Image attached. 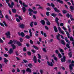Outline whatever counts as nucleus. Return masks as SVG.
Masks as SVG:
<instances>
[{
	"label": "nucleus",
	"mask_w": 74,
	"mask_h": 74,
	"mask_svg": "<svg viewBox=\"0 0 74 74\" xmlns=\"http://www.w3.org/2000/svg\"><path fill=\"white\" fill-rule=\"evenodd\" d=\"M58 26H59L58 27V29L59 33H61L62 34H64V32H63V31L61 30V28H60V27H59V24H58Z\"/></svg>",
	"instance_id": "2"
},
{
	"label": "nucleus",
	"mask_w": 74,
	"mask_h": 74,
	"mask_svg": "<svg viewBox=\"0 0 74 74\" xmlns=\"http://www.w3.org/2000/svg\"><path fill=\"white\" fill-rule=\"evenodd\" d=\"M65 40H66V42H67L69 44H70V41L69 40H67V38L65 37Z\"/></svg>",
	"instance_id": "20"
},
{
	"label": "nucleus",
	"mask_w": 74,
	"mask_h": 74,
	"mask_svg": "<svg viewBox=\"0 0 74 74\" xmlns=\"http://www.w3.org/2000/svg\"><path fill=\"white\" fill-rule=\"evenodd\" d=\"M54 10H55V12H58V13H59V12H60V10H58V9H57V8H54Z\"/></svg>",
	"instance_id": "14"
},
{
	"label": "nucleus",
	"mask_w": 74,
	"mask_h": 74,
	"mask_svg": "<svg viewBox=\"0 0 74 74\" xmlns=\"http://www.w3.org/2000/svg\"><path fill=\"white\" fill-rule=\"evenodd\" d=\"M43 51H44L45 52H47V50L45 49V48H43L42 49Z\"/></svg>",
	"instance_id": "38"
},
{
	"label": "nucleus",
	"mask_w": 74,
	"mask_h": 74,
	"mask_svg": "<svg viewBox=\"0 0 74 74\" xmlns=\"http://www.w3.org/2000/svg\"><path fill=\"white\" fill-rule=\"evenodd\" d=\"M32 47H33L34 48H35V49H36L37 50H38L39 49L38 48V47H37V46H35L34 45H33L32 46Z\"/></svg>",
	"instance_id": "22"
},
{
	"label": "nucleus",
	"mask_w": 74,
	"mask_h": 74,
	"mask_svg": "<svg viewBox=\"0 0 74 74\" xmlns=\"http://www.w3.org/2000/svg\"><path fill=\"white\" fill-rule=\"evenodd\" d=\"M59 42L60 43L63 44V45H65V42L63 40H59Z\"/></svg>",
	"instance_id": "8"
},
{
	"label": "nucleus",
	"mask_w": 74,
	"mask_h": 74,
	"mask_svg": "<svg viewBox=\"0 0 74 74\" xmlns=\"http://www.w3.org/2000/svg\"><path fill=\"white\" fill-rule=\"evenodd\" d=\"M40 23L42 25H45V21L44 20H41Z\"/></svg>",
	"instance_id": "9"
},
{
	"label": "nucleus",
	"mask_w": 74,
	"mask_h": 74,
	"mask_svg": "<svg viewBox=\"0 0 74 74\" xmlns=\"http://www.w3.org/2000/svg\"><path fill=\"white\" fill-rule=\"evenodd\" d=\"M4 41L1 40V39L0 38V43H3Z\"/></svg>",
	"instance_id": "50"
},
{
	"label": "nucleus",
	"mask_w": 74,
	"mask_h": 74,
	"mask_svg": "<svg viewBox=\"0 0 74 74\" xmlns=\"http://www.w3.org/2000/svg\"><path fill=\"white\" fill-rule=\"evenodd\" d=\"M16 21L18 22H20V20H19V19H18L17 18H16Z\"/></svg>",
	"instance_id": "57"
},
{
	"label": "nucleus",
	"mask_w": 74,
	"mask_h": 74,
	"mask_svg": "<svg viewBox=\"0 0 74 74\" xmlns=\"http://www.w3.org/2000/svg\"><path fill=\"white\" fill-rule=\"evenodd\" d=\"M22 8L23 12L24 13L25 12H26V8L24 7H23Z\"/></svg>",
	"instance_id": "16"
},
{
	"label": "nucleus",
	"mask_w": 74,
	"mask_h": 74,
	"mask_svg": "<svg viewBox=\"0 0 74 74\" xmlns=\"http://www.w3.org/2000/svg\"><path fill=\"white\" fill-rule=\"evenodd\" d=\"M12 12L13 13H16V10L15 9H12Z\"/></svg>",
	"instance_id": "32"
},
{
	"label": "nucleus",
	"mask_w": 74,
	"mask_h": 74,
	"mask_svg": "<svg viewBox=\"0 0 74 74\" xmlns=\"http://www.w3.org/2000/svg\"><path fill=\"white\" fill-rule=\"evenodd\" d=\"M23 5L24 7H28V5H25V3H23Z\"/></svg>",
	"instance_id": "34"
},
{
	"label": "nucleus",
	"mask_w": 74,
	"mask_h": 74,
	"mask_svg": "<svg viewBox=\"0 0 74 74\" xmlns=\"http://www.w3.org/2000/svg\"><path fill=\"white\" fill-rule=\"evenodd\" d=\"M51 16H53V17H56V16L57 14H55L54 13H52L51 14Z\"/></svg>",
	"instance_id": "25"
},
{
	"label": "nucleus",
	"mask_w": 74,
	"mask_h": 74,
	"mask_svg": "<svg viewBox=\"0 0 74 74\" xmlns=\"http://www.w3.org/2000/svg\"><path fill=\"white\" fill-rule=\"evenodd\" d=\"M70 18L71 21H74V18H73V16L71 15H70Z\"/></svg>",
	"instance_id": "33"
},
{
	"label": "nucleus",
	"mask_w": 74,
	"mask_h": 74,
	"mask_svg": "<svg viewBox=\"0 0 74 74\" xmlns=\"http://www.w3.org/2000/svg\"><path fill=\"white\" fill-rule=\"evenodd\" d=\"M49 13L50 12H46V15L47 16H48L49 15Z\"/></svg>",
	"instance_id": "39"
},
{
	"label": "nucleus",
	"mask_w": 74,
	"mask_h": 74,
	"mask_svg": "<svg viewBox=\"0 0 74 74\" xmlns=\"http://www.w3.org/2000/svg\"><path fill=\"white\" fill-rule=\"evenodd\" d=\"M53 64L52 63V62H50V66H51V67H53Z\"/></svg>",
	"instance_id": "62"
},
{
	"label": "nucleus",
	"mask_w": 74,
	"mask_h": 74,
	"mask_svg": "<svg viewBox=\"0 0 74 74\" xmlns=\"http://www.w3.org/2000/svg\"><path fill=\"white\" fill-rule=\"evenodd\" d=\"M28 66L31 69H32V67L33 66V65L32 64H29L28 65Z\"/></svg>",
	"instance_id": "29"
},
{
	"label": "nucleus",
	"mask_w": 74,
	"mask_h": 74,
	"mask_svg": "<svg viewBox=\"0 0 74 74\" xmlns=\"http://www.w3.org/2000/svg\"><path fill=\"white\" fill-rule=\"evenodd\" d=\"M59 51H60V52H61L62 53L63 52H64V51H63V49H60Z\"/></svg>",
	"instance_id": "42"
},
{
	"label": "nucleus",
	"mask_w": 74,
	"mask_h": 74,
	"mask_svg": "<svg viewBox=\"0 0 74 74\" xmlns=\"http://www.w3.org/2000/svg\"><path fill=\"white\" fill-rule=\"evenodd\" d=\"M4 16L2 14H0V18H3Z\"/></svg>",
	"instance_id": "47"
},
{
	"label": "nucleus",
	"mask_w": 74,
	"mask_h": 74,
	"mask_svg": "<svg viewBox=\"0 0 74 74\" xmlns=\"http://www.w3.org/2000/svg\"><path fill=\"white\" fill-rule=\"evenodd\" d=\"M55 21L56 22H58V21H59V18L57 17H56V18Z\"/></svg>",
	"instance_id": "53"
},
{
	"label": "nucleus",
	"mask_w": 74,
	"mask_h": 74,
	"mask_svg": "<svg viewBox=\"0 0 74 74\" xmlns=\"http://www.w3.org/2000/svg\"><path fill=\"white\" fill-rule=\"evenodd\" d=\"M66 47H67V48L70 49V46L69 45V44L68 43L66 44Z\"/></svg>",
	"instance_id": "40"
},
{
	"label": "nucleus",
	"mask_w": 74,
	"mask_h": 74,
	"mask_svg": "<svg viewBox=\"0 0 74 74\" xmlns=\"http://www.w3.org/2000/svg\"><path fill=\"white\" fill-rule=\"evenodd\" d=\"M46 10H47V11H50L51 10V8H46Z\"/></svg>",
	"instance_id": "61"
},
{
	"label": "nucleus",
	"mask_w": 74,
	"mask_h": 74,
	"mask_svg": "<svg viewBox=\"0 0 74 74\" xmlns=\"http://www.w3.org/2000/svg\"><path fill=\"white\" fill-rule=\"evenodd\" d=\"M60 36V34L59 33H58V35H56V38L58 40H60V38H59V37Z\"/></svg>",
	"instance_id": "12"
},
{
	"label": "nucleus",
	"mask_w": 74,
	"mask_h": 74,
	"mask_svg": "<svg viewBox=\"0 0 74 74\" xmlns=\"http://www.w3.org/2000/svg\"><path fill=\"white\" fill-rule=\"evenodd\" d=\"M54 28V30L56 32H58V29H57V27H56V26H54L53 27Z\"/></svg>",
	"instance_id": "13"
},
{
	"label": "nucleus",
	"mask_w": 74,
	"mask_h": 74,
	"mask_svg": "<svg viewBox=\"0 0 74 74\" xmlns=\"http://www.w3.org/2000/svg\"><path fill=\"white\" fill-rule=\"evenodd\" d=\"M8 60L7 59V58H4V62L6 64H7V62H8Z\"/></svg>",
	"instance_id": "19"
},
{
	"label": "nucleus",
	"mask_w": 74,
	"mask_h": 74,
	"mask_svg": "<svg viewBox=\"0 0 74 74\" xmlns=\"http://www.w3.org/2000/svg\"><path fill=\"white\" fill-rule=\"evenodd\" d=\"M23 40L22 39V38H20V41L21 42H22L23 41Z\"/></svg>",
	"instance_id": "56"
},
{
	"label": "nucleus",
	"mask_w": 74,
	"mask_h": 74,
	"mask_svg": "<svg viewBox=\"0 0 74 74\" xmlns=\"http://www.w3.org/2000/svg\"><path fill=\"white\" fill-rule=\"evenodd\" d=\"M49 42H52V41H53V39H51L50 40H49Z\"/></svg>",
	"instance_id": "64"
},
{
	"label": "nucleus",
	"mask_w": 74,
	"mask_h": 74,
	"mask_svg": "<svg viewBox=\"0 0 74 74\" xmlns=\"http://www.w3.org/2000/svg\"><path fill=\"white\" fill-rule=\"evenodd\" d=\"M11 46L12 47L13 49H15L16 48V46H15V45L14 44L11 45Z\"/></svg>",
	"instance_id": "21"
},
{
	"label": "nucleus",
	"mask_w": 74,
	"mask_h": 74,
	"mask_svg": "<svg viewBox=\"0 0 74 74\" xmlns=\"http://www.w3.org/2000/svg\"><path fill=\"white\" fill-rule=\"evenodd\" d=\"M30 26L31 27H33V22H31L30 23Z\"/></svg>",
	"instance_id": "36"
},
{
	"label": "nucleus",
	"mask_w": 74,
	"mask_h": 74,
	"mask_svg": "<svg viewBox=\"0 0 74 74\" xmlns=\"http://www.w3.org/2000/svg\"><path fill=\"white\" fill-rule=\"evenodd\" d=\"M51 6L52 7H53V8L55 7V5L52 3H51Z\"/></svg>",
	"instance_id": "49"
},
{
	"label": "nucleus",
	"mask_w": 74,
	"mask_h": 74,
	"mask_svg": "<svg viewBox=\"0 0 74 74\" xmlns=\"http://www.w3.org/2000/svg\"><path fill=\"white\" fill-rule=\"evenodd\" d=\"M31 12H33L34 14H36L37 13V11H36L35 10L34 11H33V10L32 9H31Z\"/></svg>",
	"instance_id": "23"
},
{
	"label": "nucleus",
	"mask_w": 74,
	"mask_h": 74,
	"mask_svg": "<svg viewBox=\"0 0 74 74\" xmlns=\"http://www.w3.org/2000/svg\"><path fill=\"white\" fill-rule=\"evenodd\" d=\"M45 20L47 21L46 23V25H47L48 26H50V25H51V23L48 20V19L45 18Z\"/></svg>",
	"instance_id": "5"
},
{
	"label": "nucleus",
	"mask_w": 74,
	"mask_h": 74,
	"mask_svg": "<svg viewBox=\"0 0 74 74\" xmlns=\"http://www.w3.org/2000/svg\"><path fill=\"white\" fill-rule=\"evenodd\" d=\"M45 29H46V30H49V28H48V26H45Z\"/></svg>",
	"instance_id": "54"
},
{
	"label": "nucleus",
	"mask_w": 74,
	"mask_h": 74,
	"mask_svg": "<svg viewBox=\"0 0 74 74\" xmlns=\"http://www.w3.org/2000/svg\"><path fill=\"white\" fill-rule=\"evenodd\" d=\"M8 52L10 54H11L12 52H13V50L12 49H10V51H8Z\"/></svg>",
	"instance_id": "17"
},
{
	"label": "nucleus",
	"mask_w": 74,
	"mask_h": 74,
	"mask_svg": "<svg viewBox=\"0 0 74 74\" xmlns=\"http://www.w3.org/2000/svg\"><path fill=\"white\" fill-rule=\"evenodd\" d=\"M13 42L14 44H17V43L18 42V41L16 40H13Z\"/></svg>",
	"instance_id": "26"
},
{
	"label": "nucleus",
	"mask_w": 74,
	"mask_h": 74,
	"mask_svg": "<svg viewBox=\"0 0 74 74\" xmlns=\"http://www.w3.org/2000/svg\"><path fill=\"white\" fill-rule=\"evenodd\" d=\"M71 1L72 3V5H73V7H74V1L73 0H71Z\"/></svg>",
	"instance_id": "52"
},
{
	"label": "nucleus",
	"mask_w": 74,
	"mask_h": 74,
	"mask_svg": "<svg viewBox=\"0 0 74 74\" xmlns=\"http://www.w3.org/2000/svg\"><path fill=\"white\" fill-rule=\"evenodd\" d=\"M26 71L27 72H29V73H31V72H32V70H31V69L27 68L26 70Z\"/></svg>",
	"instance_id": "11"
},
{
	"label": "nucleus",
	"mask_w": 74,
	"mask_h": 74,
	"mask_svg": "<svg viewBox=\"0 0 74 74\" xmlns=\"http://www.w3.org/2000/svg\"><path fill=\"white\" fill-rule=\"evenodd\" d=\"M29 42L31 44H33V41L32 40H30L29 41Z\"/></svg>",
	"instance_id": "51"
},
{
	"label": "nucleus",
	"mask_w": 74,
	"mask_h": 74,
	"mask_svg": "<svg viewBox=\"0 0 74 74\" xmlns=\"http://www.w3.org/2000/svg\"><path fill=\"white\" fill-rule=\"evenodd\" d=\"M23 51L24 52L26 51V48L25 47H24L23 48Z\"/></svg>",
	"instance_id": "48"
},
{
	"label": "nucleus",
	"mask_w": 74,
	"mask_h": 74,
	"mask_svg": "<svg viewBox=\"0 0 74 74\" xmlns=\"http://www.w3.org/2000/svg\"><path fill=\"white\" fill-rule=\"evenodd\" d=\"M5 34L6 36H10V32H8L7 33H5Z\"/></svg>",
	"instance_id": "31"
},
{
	"label": "nucleus",
	"mask_w": 74,
	"mask_h": 74,
	"mask_svg": "<svg viewBox=\"0 0 74 74\" xmlns=\"http://www.w3.org/2000/svg\"><path fill=\"white\" fill-rule=\"evenodd\" d=\"M18 27L21 29H24L25 28V25L23 24H21V23H19L18 24Z\"/></svg>",
	"instance_id": "4"
},
{
	"label": "nucleus",
	"mask_w": 74,
	"mask_h": 74,
	"mask_svg": "<svg viewBox=\"0 0 74 74\" xmlns=\"http://www.w3.org/2000/svg\"><path fill=\"white\" fill-rule=\"evenodd\" d=\"M32 52H33V53H35L36 52V51L32 49L31 50Z\"/></svg>",
	"instance_id": "43"
},
{
	"label": "nucleus",
	"mask_w": 74,
	"mask_h": 74,
	"mask_svg": "<svg viewBox=\"0 0 74 74\" xmlns=\"http://www.w3.org/2000/svg\"><path fill=\"white\" fill-rule=\"evenodd\" d=\"M33 60L34 62V63H37V58H36V56H34Z\"/></svg>",
	"instance_id": "7"
},
{
	"label": "nucleus",
	"mask_w": 74,
	"mask_h": 74,
	"mask_svg": "<svg viewBox=\"0 0 74 74\" xmlns=\"http://www.w3.org/2000/svg\"><path fill=\"white\" fill-rule=\"evenodd\" d=\"M70 9L71 10H72V11H73L74 10V8L73 6H71L70 7Z\"/></svg>",
	"instance_id": "37"
},
{
	"label": "nucleus",
	"mask_w": 74,
	"mask_h": 74,
	"mask_svg": "<svg viewBox=\"0 0 74 74\" xmlns=\"http://www.w3.org/2000/svg\"><path fill=\"white\" fill-rule=\"evenodd\" d=\"M8 5L10 8H13V5H14V2H12L11 3V5H10V4L9 3H8Z\"/></svg>",
	"instance_id": "3"
},
{
	"label": "nucleus",
	"mask_w": 74,
	"mask_h": 74,
	"mask_svg": "<svg viewBox=\"0 0 74 74\" xmlns=\"http://www.w3.org/2000/svg\"><path fill=\"white\" fill-rule=\"evenodd\" d=\"M71 64H70L69 66V69L70 70V72L72 73V70L73 69V67L74 66V61L73 60H72L71 62Z\"/></svg>",
	"instance_id": "1"
},
{
	"label": "nucleus",
	"mask_w": 74,
	"mask_h": 74,
	"mask_svg": "<svg viewBox=\"0 0 74 74\" xmlns=\"http://www.w3.org/2000/svg\"><path fill=\"white\" fill-rule=\"evenodd\" d=\"M17 45H18V46H21L22 44H21L20 42H18L17 43Z\"/></svg>",
	"instance_id": "28"
},
{
	"label": "nucleus",
	"mask_w": 74,
	"mask_h": 74,
	"mask_svg": "<svg viewBox=\"0 0 74 74\" xmlns=\"http://www.w3.org/2000/svg\"><path fill=\"white\" fill-rule=\"evenodd\" d=\"M25 38L27 39H29V38H30V37L28 35H26L25 36Z\"/></svg>",
	"instance_id": "35"
},
{
	"label": "nucleus",
	"mask_w": 74,
	"mask_h": 74,
	"mask_svg": "<svg viewBox=\"0 0 74 74\" xmlns=\"http://www.w3.org/2000/svg\"><path fill=\"white\" fill-rule=\"evenodd\" d=\"M27 54L29 56H30V55H31V54H32V53H31V52L30 51H28L27 52Z\"/></svg>",
	"instance_id": "46"
},
{
	"label": "nucleus",
	"mask_w": 74,
	"mask_h": 74,
	"mask_svg": "<svg viewBox=\"0 0 74 74\" xmlns=\"http://www.w3.org/2000/svg\"><path fill=\"white\" fill-rule=\"evenodd\" d=\"M58 56L59 58H62V55H61V54H60V53H59V54H58Z\"/></svg>",
	"instance_id": "45"
},
{
	"label": "nucleus",
	"mask_w": 74,
	"mask_h": 74,
	"mask_svg": "<svg viewBox=\"0 0 74 74\" xmlns=\"http://www.w3.org/2000/svg\"><path fill=\"white\" fill-rule=\"evenodd\" d=\"M34 23L35 26H37V23L36 22H34Z\"/></svg>",
	"instance_id": "55"
},
{
	"label": "nucleus",
	"mask_w": 74,
	"mask_h": 74,
	"mask_svg": "<svg viewBox=\"0 0 74 74\" xmlns=\"http://www.w3.org/2000/svg\"><path fill=\"white\" fill-rule=\"evenodd\" d=\"M18 34L19 35V36H21L23 37H25V34L23 32H21L20 33V32H18Z\"/></svg>",
	"instance_id": "6"
},
{
	"label": "nucleus",
	"mask_w": 74,
	"mask_h": 74,
	"mask_svg": "<svg viewBox=\"0 0 74 74\" xmlns=\"http://www.w3.org/2000/svg\"><path fill=\"white\" fill-rule=\"evenodd\" d=\"M16 59H17V60L18 61H19V60H21V59L19 58L18 57H16Z\"/></svg>",
	"instance_id": "59"
},
{
	"label": "nucleus",
	"mask_w": 74,
	"mask_h": 74,
	"mask_svg": "<svg viewBox=\"0 0 74 74\" xmlns=\"http://www.w3.org/2000/svg\"><path fill=\"white\" fill-rule=\"evenodd\" d=\"M4 56L5 57H6V58H7V57H8V55H7V54H3Z\"/></svg>",
	"instance_id": "41"
},
{
	"label": "nucleus",
	"mask_w": 74,
	"mask_h": 74,
	"mask_svg": "<svg viewBox=\"0 0 74 74\" xmlns=\"http://www.w3.org/2000/svg\"><path fill=\"white\" fill-rule=\"evenodd\" d=\"M70 39L71 41H73V42L74 41V38H73V37H70Z\"/></svg>",
	"instance_id": "30"
},
{
	"label": "nucleus",
	"mask_w": 74,
	"mask_h": 74,
	"mask_svg": "<svg viewBox=\"0 0 74 74\" xmlns=\"http://www.w3.org/2000/svg\"><path fill=\"white\" fill-rule=\"evenodd\" d=\"M66 16L68 18H70V14H67L66 15Z\"/></svg>",
	"instance_id": "60"
},
{
	"label": "nucleus",
	"mask_w": 74,
	"mask_h": 74,
	"mask_svg": "<svg viewBox=\"0 0 74 74\" xmlns=\"http://www.w3.org/2000/svg\"><path fill=\"white\" fill-rule=\"evenodd\" d=\"M29 11H30V12H29V14L30 15V16H32V15L33 14L32 13V12L31 11V9L29 8V9L28 10Z\"/></svg>",
	"instance_id": "15"
},
{
	"label": "nucleus",
	"mask_w": 74,
	"mask_h": 74,
	"mask_svg": "<svg viewBox=\"0 0 74 74\" xmlns=\"http://www.w3.org/2000/svg\"><path fill=\"white\" fill-rule=\"evenodd\" d=\"M55 53L57 55H58L59 53V51L58 50H56L55 51Z\"/></svg>",
	"instance_id": "44"
},
{
	"label": "nucleus",
	"mask_w": 74,
	"mask_h": 74,
	"mask_svg": "<svg viewBox=\"0 0 74 74\" xmlns=\"http://www.w3.org/2000/svg\"><path fill=\"white\" fill-rule=\"evenodd\" d=\"M65 32H66V33L68 36V38H70V34H69V33L67 31H65Z\"/></svg>",
	"instance_id": "24"
},
{
	"label": "nucleus",
	"mask_w": 74,
	"mask_h": 74,
	"mask_svg": "<svg viewBox=\"0 0 74 74\" xmlns=\"http://www.w3.org/2000/svg\"><path fill=\"white\" fill-rule=\"evenodd\" d=\"M43 35L44 37H47V34H46V33H44Z\"/></svg>",
	"instance_id": "58"
},
{
	"label": "nucleus",
	"mask_w": 74,
	"mask_h": 74,
	"mask_svg": "<svg viewBox=\"0 0 74 74\" xmlns=\"http://www.w3.org/2000/svg\"><path fill=\"white\" fill-rule=\"evenodd\" d=\"M72 52L71 51L70 52L68 53V56L70 58L72 57Z\"/></svg>",
	"instance_id": "18"
},
{
	"label": "nucleus",
	"mask_w": 74,
	"mask_h": 74,
	"mask_svg": "<svg viewBox=\"0 0 74 74\" xmlns=\"http://www.w3.org/2000/svg\"><path fill=\"white\" fill-rule=\"evenodd\" d=\"M61 61L62 62H65V56H64L63 58L61 59Z\"/></svg>",
	"instance_id": "10"
},
{
	"label": "nucleus",
	"mask_w": 74,
	"mask_h": 74,
	"mask_svg": "<svg viewBox=\"0 0 74 74\" xmlns=\"http://www.w3.org/2000/svg\"><path fill=\"white\" fill-rule=\"evenodd\" d=\"M13 43V41L12 40H10V42H8V44H9V45H10V44H12V43Z\"/></svg>",
	"instance_id": "27"
},
{
	"label": "nucleus",
	"mask_w": 74,
	"mask_h": 74,
	"mask_svg": "<svg viewBox=\"0 0 74 74\" xmlns=\"http://www.w3.org/2000/svg\"><path fill=\"white\" fill-rule=\"evenodd\" d=\"M38 59H41V56H40V55L39 54H38Z\"/></svg>",
	"instance_id": "63"
}]
</instances>
